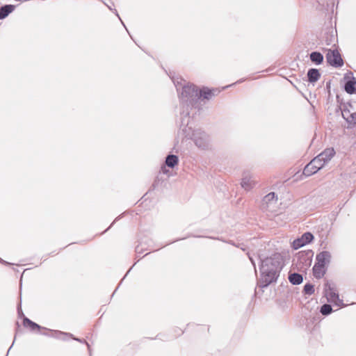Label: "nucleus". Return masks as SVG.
<instances>
[{"label":"nucleus","mask_w":356,"mask_h":356,"mask_svg":"<svg viewBox=\"0 0 356 356\" xmlns=\"http://www.w3.org/2000/svg\"><path fill=\"white\" fill-rule=\"evenodd\" d=\"M261 260L260 277L257 280V286L266 288L273 282H276L284 266L283 258L279 253Z\"/></svg>","instance_id":"f257e3e1"},{"label":"nucleus","mask_w":356,"mask_h":356,"mask_svg":"<svg viewBox=\"0 0 356 356\" xmlns=\"http://www.w3.org/2000/svg\"><path fill=\"white\" fill-rule=\"evenodd\" d=\"M180 100V121L190 118V110L199 106L198 89L193 84L187 83L182 87L179 96Z\"/></svg>","instance_id":"f03ea898"},{"label":"nucleus","mask_w":356,"mask_h":356,"mask_svg":"<svg viewBox=\"0 0 356 356\" xmlns=\"http://www.w3.org/2000/svg\"><path fill=\"white\" fill-rule=\"evenodd\" d=\"M190 118L182 119L180 121L179 132L186 138L191 139L200 149H208L210 147V137L201 129H193L189 126Z\"/></svg>","instance_id":"7ed1b4c3"},{"label":"nucleus","mask_w":356,"mask_h":356,"mask_svg":"<svg viewBox=\"0 0 356 356\" xmlns=\"http://www.w3.org/2000/svg\"><path fill=\"white\" fill-rule=\"evenodd\" d=\"M313 256L314 252L312 250L300 251L293 259V264H295L298 270L305 271L311 266Z\"/></svg>","instance_id":"20e7f679"},{"label":"nucleus","mask_w":356,"mask_h":356,"mask_svg":"<svg viewBox=\"0 0 356 356\" xmlns=\"http://www.w3.org/2000/svg\"><path fill=\"white\" fill-rule=\"evenodd\" d=\"M324 293L327 302L334 303L340 307L345 306L343 300L339 298V295L334 283L327 280L324 284Z\"/></svg>","instance_id":"39448f33"},{"label":"nucleus","mask_w":356,"mask_h":356,"mask_svg":"<svg viewBox=\"0 0 356 356\" xmlns=\"http://www.w3.org/2000/svg\"><path fill=\"white\" fill-rule=\"evenodd\" d=\"M326 60L329 65L334 67H341L343 65V60L337 49H329L326 54Z\"/></svg>","instance_id":"423d86ee"},{"label":"nucleus","mask_w":356,"mask_h":356,"mask_svg":"<svg viewBox=\"0 0 356 356\" xmlns=\"http://www.w3.org/2000/svg\"><path fill=\"white\" fill-rule=\"evenodd\" d=\"M324 163H322L316 157L314 158L309 163H307L303 169L302 174L306 177H309L319 170L323 168Z\"/></svg>","instance_id":"0eeeda50"},{"label":"nucleus","mask_w":356,"mask_h":356,"mask_svg":"<svg viewBox=\"0 0 356 356\" xmlns=\"http://www.w3.org/2000/svg\"><path fill=\"white\" fill-rule=\"evenodd\" d=\"M345 84H344V90L345 91L350 95L356 93V79L353 76H344Z\"/></svg>","instance_id":"6e6552de"},{"label":"nucleus","mask_w":356,"mask_h":356,"mask_svg":"<svg viewBox=\"0 0 356 356\" xmlns=\"http://www.w3.org/2000/svg\"><path fill=\"white\" fill-rule=\"evenodd\" d=\"M316 260V264L326 267V266L328 265L330 262L331 254L328 251H322L317 254Z\"/></svg>","instance_id":"1a4fd4ad"},{"label":"nucleus","mask_w":356,"mask_h":356,"mask_svg":"<svg viewBox=\"0 0 356 356\" xmlns=\"http://www.w3.org/2000/svg\"><path fill=\"white\" fill-rule=\"evenodd\" d=\"M335 151L334 148H327L321 154H319L317 156H316L322 163H327L328 161L331 160V159L334 156Z\"/></svg>","instance_id":"9d476101"},{"label":"nucleus","mask_w":356,"mask_h":356,"mask_svg":"<svg viewBox=\"0 0 356 356\" xmlns=\"http://www.w3.org/2000/svg\"><path fill=\"white\" fill-rule=\"evenodd\" d=\"M252 178L248 174L243 175L241 185L245 191H250L254 186L256 181Z\"/></svg>","instance_id":"9b49d317"},{"label":"nucleus","mask_w":356,"mask_h":356,"mask_svg":"<svg viewBox=\"0 0 356 356\" xmlns=\"http://www.w3.org/2000/svg\"><path fill=\"white\" fill-rule=\"evenodd\" d=\"M23 325L26 327L29 328L31 331H35L36 330H47L45 327H41L40 325L37 324L36 323L32 321L29 318L24 316L23 318Z\"/></svg>","instance_id":"f8f14e48"},{"label":"nucleus","mask_w":356,"mask_h":356,"mask_svg":"<svg viewBox=\"0 0 356 356\" xmlns=\"http://www.w3.org/2000/svg\"><path fill=\"white\" fill-rule=\"evenodd\" d=\"M15 8L14 5L6 4L0 7V19H3L8 16Z\"/></svg>","instance_id":"ddd939ff"},{"label":"nucleus","mask_w":356,"mask_h":356,"mask_svg":"<svg viewBox=\"0 0 356 356\" xmlns=\"http://www.w3.org/2000/svg\"><path fill=\"white\" fill-rule=\"evenodd\" d=\"M326 270V267L315 263L313 267L314 276L317 279H321L325 275Z\"/></svg>","instance_id":"4468645a"},{"label":"nucleus","mask_w":356,"mask_h":356,"mask_svg":"<svg viewBox=\"0 0 356 356\" xmlns=\"http://www.w3.org/2000/svg\"><path fill=\"white\" fill-rule=\"evenodd\" d=\"M307 76L309 82L315 83L320 79L321 74L318 70L316 68H311L308 70Z\"/></svg>","instance_id":"2eb2a0df"},{"label":"nucleus","mask_w":356,"mask_h":356,"mask_svg":"<svg viewBox=\"0 0 356 356\" xmlns=\"http://www.w3.org/2000/svg\"><path fill=\"white\" fill-rule=\"evenodd\" d=\"M178 163L179 158L175 154H168L165 158V164L169 168H173Z\"/></svg>","instance_id":"dca6fc26"},{"label":"nucleus","mask_w":356,"mask_h":356,"mask_svg":"<svg viewBox=\"0 0 356 356\" xmlns=\"http://www.w3.org/2000/svg\"><path fill=\"white\" fill-rule=\"evenodd\" d=\"M288 279L289 282L293 285H298L303 281L302 275L298 273H289Z\"/></svg>","instance_id":"f3484780"},{"label":"nucleus","mask_w":356,"mask_h":356,"mask_svg":"<svg viewBox=\"0 0 356 356\" xmlns=\"http://www.w3.org/2000/svg\"><path fill=\"white\" fill-rule=\"evenodd\" d=\"M51 332H52L51 336L53 337L57 338V339H62L63 340H65L66 337H70L74 340H76L78 341H79V340H80V339L73 337V335L70 333L63 332L58 331V330H51Z\"/></svg>","instance_id":"a211bd4d"},{"label":"nucleus","mask_w":356,"mask_h":356,"mask_svg":"<svg viewBox=\"0 0 356 356\" xmlns=\"http://www.w3.org/2000/svg\"><path fill=\"white\" fill-rule=\"evenodd\" d=\"M311 61L316 65H321L323 61V55L319 51H312L309 55Z\"/></svg>","instance_id":"6ab92c4d"},{"label":"nucleus","mask_w":356,"mask_h":356,"mask_svg":"<svg viewBox=\"0 0 356 356\" xmlns=\"http://www.w3.org/2000/svg\"><path fill=\"white\" fill-rule=\"evenodd\" d=\"M216 90H210L208 88H203L200 91H198L199 100L200 97L206 99H209L214 95Z\"/></svg>","instance_id":"aec40b11"},{"label":"nucleus","mask_w":356,"mask_h":356,"mask_svg":"<svg viewBox=\"0 0 356 356\" xmlns=\"http://www.w3.org/2000/svg\"><path fill=\"white\" fill-rule=\"evenodd\" d=\"M314 235L311 232L304 233L300 238L302 242H304L305 245L311 243L314 239Z\"/></svg>","instance_id":"412c9836"},{"label":"nucleus","mask_w":356,"mask_h":356,"mask_svg":"<svg viewBox=\"0 0 356 356\" xmlns=\"http://www.w3.org/2000/svg\"><path fill=\"white\" fill-rule=\"evenodd\" d=\"M314 285L308 282L304 286L302 293L310 296L314 293Z\"/></svg>","instance_id":"4be33fe9"},{"label":"nucleus","mask_w":356,"mask_h":356,"mask_svg":"<svg viewBox=\"0 0 356 356\" xmlns=\"http://www.w3.org/2000/svg\"><path fill=\"white\" fill-rule=\"evenodd\" d=\"M332 311H333L332 307L329 304H323L321 306V309H320V312L323 316H327V315L330 314L332 312Z\"/></svg>","instance_id":"5701e85b"},{"label":"nucleus","mask_w":356,"mask_h":356,"mask_svg":"<svg viewBox=\"0 0 356 356\" xmlns=\"http://www.w3.org/2000/svg\"><path fill=\"white\" fill-rule=\"evenodd\" d=\"M346 111H343L341 112L343 118L346 120L348 123H353L354 124H356V112L350 114V115L348 118L345 117L344 113H346Z\"/></svg>","instance_id":"b1692460"},{"label":"nucleus","mask_w":356,"mask_h":356,"mask_svg":"<svg viewBox=\"0 0 356 356\" xmlns=\"http://www.w3.org/2000/svg\"><path fill=\"white\" fill-rule=\"evenodd\" d=\"M293 248L296 250L300 248L301 247L304 246V242H302L300 238L296 239L293 242Z\"/></svg>","instance_id":"393cba45"},{"label":"nucleus","mask_w":356,"mask_h":356,"mask_svg":"<svg viewBox=\"0 0 356 356\" xmlns=\"http://www.w3.org/2000/svg\"><path fill=\"white\" fill-rule=\"evenodd\" d=\"M275 197V193L274 192H270L264 197V201H265L266 203H268L270 201L273 200Z\"/></svg>","instance_id":"a878e982"},{"label":"nucleus","mask_w":356,"mask_h":356,"mask_svg":"<svg viewBox=\"0 0 356 356\" xmlns=\"http://www.w3.org/2000/svg\"><path fill=\"white\" fill-rule=\"evenodd\" d=\"M209 238H213V239H217V240L225 242V243H229V244H230L232 245L236 246V247L237 245L236 243H235L233 241H231V240L225 241V240L222 239V238H219V237H218V238L209 237Z\"/></svg>","instance_id":"bb28decb"},{"label":"nucleus","mask_w":356,"mask_h":356,"mask_svg":"<svg viewBox=\"0 0 356 356\" xmlns=\"http://www.w3.org/2000/svg\"><path fill=\"white\" fill-rule=\"evenodd\" d=\"M17 329L15 334V338H16V336L22 332V330L19 329V322H16ZM15 340V339H14ZM15 341H13V343H14ZM13 344L11 345V346L9 348L8 353L10 351V348H12Z\"/></svg>","instance_id":"cd10ccee"},{"label":"nucleus","mask_w":356,"mask_h":356,"mask_svg":"<svg viewBox=\"0 0 356 356\" xmlns=\"http://www.w3.org/2000/svg\"><path fill=\"white\" fill-rule=\"evenodd\" d=\"M17 313L19 316L20 317L24 318V316H25L21 308V303H19V305L17 306Z\"/></svg>","instance_id":"c85d7f7f"},{"label":"nucleus","mask_w":356,"mask_h":356,"mask_svg":"<svg viewBox=\"0 0 356 356\" xmlns=\"http://www.w3.org/2000/svg\"><path fill=\"white\" fill-rule=\"evenodd\" d=\"M247 255L250 259V261H251L252 266H254V270H256V265H255V262H254V260L253 259L252 257L250 255V254L249 252H247ZM257 270H255L256 272Z\"/></svg>","instance_id":"c756f323"},{"label":"nucleus","mask_w":356,"mask_h":356,"mask_svg":"<svg viewBox=\"0 0 356 356\" xmlns=\"http://www.w3.org/2000/svg\"><path fill=\"white\" fill-rule=\"evenodd\" d=\"M236 247L239 248L240 249H241L243 251L246 250V248H245V245L243 243H238Z\"/></svg>","instance_id":"7c9ffc66"},{"label":"nucleus","mask_w":356,"mask_h":356,"mask_svg":"<svg viewBox=\"0 0 356 356\" xmlns=\"http://www.w3.org/2000/svg\"><path fill=\"white\" fill-rule=\"evenodd\" d=\"M79 342H81V343H85L87 345V346H88V348L89 351L90 352V345L88 344V343L86 340H84V339H80V340H79Z\"/></svg>","instance_id":"2f4dec72"},{"label":"nucleus","mask_w":356,"mask_h":356,"mask_svg":"<svg viewBox=\"0 0 356 356\" xmlns=\"http://www.w3.org/2000/svg\"><path fill=\"white\" fill-rule=\"evenodd\" d=\"M0 263H1V264H6V265H10V264H10V263H8V262H7V261H6L3 260L1 258H0Z\"/></svg>","instance_id":"473e14b6"},{"label":"nucleus","mask_w":356,"mask_h":356,"mask_svg":"<svg viewBox=\"0 0 356 356\" xmlns=\"http://www.w3.org/2000/svg\"><path fill=\"white\" fill-rule=\"evenodd\" d=\"M161 170L163 173H167L168 171L166 170L165 165L161 167Z\"/></svg>","instance_id":"72a5a7b5"},{"label":"nucleus","mask_w":356,"mask_h":356,"mask_svg":"<svg viewBox=\"0 0 356 356\" xmlns=\"http://www.w3.org/2000/svg\"><path fill=\"white\" fill-rule=\"evenodd\" d=\"M156 184H157V180H155L151 188H152V189H154Z\"/></svg>","instance_id":"f704fd0d"},{"label":"nucleus","mask_w":356,"mask_h":356,"mask_svg":"<svg viewBox=\"0 0 356 356\" xmlns=\"http://www.w3.org/2000/svg\"><path fill=\"white\" fill-rule=\"evenodd\" d=\"M345 111H346V113H344L345 117L348 118L350 115H348L350 111L348 110H345Z\"/></svg>","instance_id":"c9c22d12"},{"label":"nucleus","mask_w":356,"mask_h":356,"mask_svg":"<svg viewBox=\"0 0 356 356\" xmlns=\"http://www.w3.org/2000/svg\"><path fill=\"white\" fill-rule=\"evenodd\" d=\"M136 251L137 253H140V249L139 246H137L136 248Z\"/></svg>","instance_id":"e433bc0d"},{"label":"nucleus","mask_w":356,"mask_h":356,"mask_svg":"<svg viewBox=\"0 0 356 356\" xmlns=\"http://www.w3.org/2000/svg\"><path fill=\"white\" fill-rule=\"evenodd\" d=\"M331 42H332L331 40H330V42H328V41H327V40H326V44H327V45H330V43H331Z\"/></svg>","instance_id":"4c0bfd02"},{"label":"nucleus","mask_w":356,"mask_h":356,"mask_svg":"<svg viewBox=\"0 0 356 356\" xmlns=\"http://www.w3.org/2000/svg\"><path fill=\"white\" fill-rule=\"evenodd\" d=\"M243 81H244V79H240V80H238V81H237V83H241V82H243Z\"/></svg>","instance_id":"58836bf2"},{"label":"nucleus","mask_w":356,"mask_h":356,"mask_svg":"<svg viewBox=\"0 0 356 356\" xmlns=\"http://www.w3.org/2000/svg\"><path fill=\"white\" fill-rule=\"evenodd\" d=\"M115 14H116V15L119 17L118 13V12H117V10H115Z\"/></svg>","instance_id":"ea45409f"},{"label":"nucleus","mask_w":356,"mask_h":356,"mask_svg":"<svg viewBox=\"0 0 356 356\" xmlns=\"http://www.w3.org/2000/svg\"><path fill=\"white\" fill-rule=\"evenodd\" d=\"M114 222H115V221H114L112 224H111L110 227H109L108 229H109L111 226H113V224Z\"/></svg>","instance_id":"a19ab883"},{"label":"nucleus","mask_w":356,"mask_h":356,"mask_svg":"<svg viewBox=\"0 0 356 356\" xmlns=\"http://www.w3.org/2000/svg\"><path fill=\"white\" fill-rule=\"evenodd\" d=\"M43 335H48L47 333H42Z\"/></svg>","instance_id":"79ce46f5"}]
</instances>
